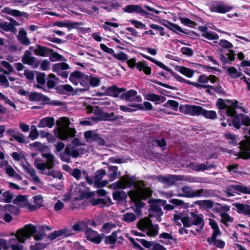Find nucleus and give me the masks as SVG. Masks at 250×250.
I'll list each match as a JSON object with an SVG mask.
<instances>
[{
	"label": "nucleus",
	"mask_w": 250,
	"mask_h": 250,
	"mask_svg": "<svg viewBox=\"0 0 250 250\" xmlns=\"http://www.w3.org/2000/svg\"><path fill=\"white\" fill-rule=\"evenodd\" d=\"M40 231L35 234L37 232L36 227L31 224L26 225L23 228L17 230V240L21 243H24L26 240L34 236L35 240H42L46 236L45 231L50 230L51 229L47 226H42L40 228Z\"/></svg>",
	"instance_id": "f257e3e1"
},
{
	"label": "nucleus",
	"mask_w": 250,
	"mask_h": 250,
	"mask_svg": "<svg viewBox=\"0 0 250 250\" xmlns=\"http://www.w3.org/2000/svg\"><path fill=\"white\" fill-rule=\"evenodd\" d=\"M62 122L63 125L67 127L59 130L58 137L61 140L67 141L70 137H74L76 131L75 128L68 127L69 125V120L67 118H62Z\"/></svg>",
	"instance_id": "f03ea898"
},
{
	"label": "nucleus",
	"mask_w": 250,
	"mask_h": 250,
	"mask_svg": "<svg viewBox=\"0 0 250 250\" xmlns=\"http://www.w3.org/2000/svg\"><path fill=\"white\" fill-rule=\"evenodd\" d=\"M101 88L102 90H104L105 91L104 92H97L96 95L98 96H109L114 98H117L119 96L121 93L125 91V88H119L116 85H113L107 87L105 86H102Z\"/></svg>",
	"instance_id": "7ed1b4c3"
},
{
	"label": "nucleus",
	"mask_w": 250,
	"mask_h": 250,
	"mask_svg": "<svg viewBox=\"0 0 250 250\" xmlns=\"http://www.w3.org/2000/svg\"><path fill=\"white\" fill-rule=\"evenodd\" d=\"M191 217L193 220L191 221V218L188 215V217L184 219L185 223H184V227L186 228H189L193 225L198 226L201 224L200 229H196L197 231H200L204 228L205 223L203 218L197 214L196 212L192 211L190 213Z\"/></svg>",
	"instance_id": "20e7f679"
},
{
	"label": "nucleus",
	"mask_w": 250,
	"mask_h": 250,
	"mask_svg": "<svg viewBox=\"0 0 250 250\" xmlns=\"http://www.w3.org/2000/svg\"><path fill=\"white\" fill-rule=\"evenodd\" d=\"M135 184V177H130L129 175L126 176H122L120 180L112 184L113 188L115 189H124L126 187H131Z\"/></svg>",
	"instance_id": "39448f33"
},
{
	"label": "nucleus",
	"mask_w": 250,
	"mask_h": 250,
	"mask_svg": "<svg viewBox=\"0 0 250 250\" xmlns=\"http://www.w3.org/2000/svg\"><path fill=\"white\" fill-rule=\"evenodd\" d=\"M203 108L199 105L186 104L185 105L180 106V111L185 114L191 116H199L202 114Z\"/></svg>",
	"instance_id": "423d86ee"
},
{
	"label": "nucleus",
	"mask_w": 250,
	"mask_h": 250,
	"mask_svg": "<svg viewBox=\"0 0 250 250\" xmlns=\"http://www.w3.org/2000/svg\"><path fill=\"white\" fill-rule=\"evenodd\" d=\"M123 10L124 12L128 13H135L139 14L140 16H145L146 17H148L149 16L153 15L152 14H150L144 10L141 5L139 4L127 5L123 8Z\"/></svg>",
	"instance_id": "0eeeda50"
},
{
	"label": "nucleus",
	"mask_w": 250,
	"mask_h": 250,
	"mask_svg": "<svg viewBox=\"0 0 250 250\" xmlns=\"http://www.w3.org/2000/svg\"><path fill=\"white\" fill-rule=\"evenodd\" d=\"M148 203L150 205V210L157 214H159V216L163 215V211L160 207V205H165L167 203L165 200L160 199H150L148 200Z\"/></svg>",
	"instance_id": "6e6552de"
},
{
	"label": "nucleus",
	"mask_w": 250,
	"mask_h": 250,
	"mask_svg": "<svg viewBox=\"0 0 250 250\" xmlns=\"http://www.w3.org/2000/svg\"><path fill=\"white\" fill-rule=\"evenodd\" d=\"M226 102L230 104V105H228V107L226 108V113L228 116L234 117L238 115L236 110V109H240L243 112L246 113V109L243 106H239L238 104V102L237 100H227Z\"/></svg>",
	"instance_id": "1a4fd4ad"
},
{
	"label": "nucleus",
	"mask_w": 250,
	"mask_h": 250,
	"mask_svg": "<svg viewBox=\"0 0 250 250\" xmlns=\"http://www.w3.org/2000/svg\"><path fill=\"white\" fill-rule=\"evenodd\" d=\"M84 137L87 141L91 139L92 142L96 143L99 146L105 145L104 139L100 135L92 131L88 130L84 132Z\"/></svg>",
	"instance_id": "9d476101"
},
{
	"label": "nucleus",
	"mask_w": 250,
	"mask_h": 250,
	"mask_svg": "<svg viewBox=\"0 0 250 250\" xmlns=\"http://www.w3.org/2000/svg\"><path fill=\"white\" fill-rule=\"evenodd\" d=\"M86 239L96 244H99L102 241V237L98 233L87 226L84 230Z\"/></svg>",
	"instance_id": "9b49d317"
},
{
	"label": "nucleus",
	"mask_w": 250,
	"mask_h": 250,
	"mask_svg": "<svg viewBox=\"0 0 250 250\" xmlns=\"http://www.w3.org/2000/svg\"><path fill=\"white\" fill-rule=\"evenodd\" d=\"M69 68V66L67 63L62 62L54 64L52 66V70L54 72L56 73L58 76L63 78H67L68 76V72L62 70H67Z\"/></svg>",
	"instance_id": "f8f14e48"
},
{
	"label": "nucleus",
	"mask_w": 250,
	"mask_h": 250,
	"mask_svg": "<svg viewBox=\"0 0 250 250\" xmlns=\"http://www.w3.org/2000/svg\"><path fill=\"white\" fill-rule=\"evenodd\" d=\"M74 234V233L72 232L71 230L69 228H65L58 230H55L54 232L50 233L48 234L47 238L52 241L62 235L64 237H68Z\"/></svg>",
	"instance_id": "ddd939ff"
},
{
	"label": "nucleus",
	"mask_w": 250,
	"mask_h": 250,
	"mask_svg": "<svg viewBox=\"0 0 250 250\" xmlns=\"http://www.w3.org/2000/svg\"><path fill=\"white\" fill-rule=\"evenodd\" d=\"M233 189L242 193L250 194V188L240 185H235L228 187L225 190V192L226 193L228 197L234 196V194L232 192Z\"/></svg>",
	"instance_id": "4468645a"
},
{
	"label": "nucleus",
	"mask_w": 250,
	"mask_h": 250,
	"mask_svg": "<svg viewBox=\"0 0 250 250\" xmlns=\"http://www.w3.org/2000/svg\"><path fill=\"white\" fill-rule=\"evenodd\" d=\"M89 202L93 206L101 204L102 208L109 207L113 204L112 200L109 196H106L105 198H91Z\"/></svg>",
	"instance_id": "2eb2a0df"
},
{
	"label": "nucleus",
	"mask_w": 250,
	"mask_h": 250,
	"mask_svg": "<svg viewBox=\"0 0 250 250\" xmlns=\"http://www.w3.org/2000/svg\"><path fill=\"white\" fill-rule=\"evenodd\" d=\"M209 9L212 12L225 14L230 11L232 7L227 4H218L216 5H212L210 6Z\"/></svg>",
	"instance_id": "dca6fc26"
},
{
	"label": "nucleus",
	"mask_w": 250,
	"mask_h": 250,
	"mask_svg": "<svg viewBox=\"0 0 250 250\" xmlns=\"http://www.w3.org/2000/svg\"><path fill=\"white\" fill-rule=\"evenodd\" d=\"M117 119L118 118L114 115L113 112L109 113L104 112H103L101 116L91 118V119L95 123H97L101 121H114Z\"/></svg>",
	"instance_id": "f3484780"
},
{
	"label": "nucleus",
	"mask_w": 250,
	"mask_h": 250,
	"mask_svg": "<svg viewBox=\"0 0 250 250\" xmlns=\"http://www.w3.org/2000/svg\"><path fill=\"white\" fill-rule=\"evenodd\" d=\"M28 100L31 102H42L43 104H45L46 102L50 101V99L48 97L43 95L41 93L37 92L30 93L29 95Z\"/></svg>",
	"instance_id": "a211bd4d"
},
{
	"label": "nucleus",
	"mask_w": 250,
	"mask_h": 250,
	"mask_svg": "<svg viewBox=\"0 0 250 250\" xmlns=\"http://www.w3.org/2000/svg\"><path fill=\"white\" fill-rule=\"evenodd\" d=\"M233 206L237 209V212L240 214L250 216V206L240 203H233Z\"/></svg>",
	"instance_id": "6ab92c4d"
},
{
	"label": "nucleus",
	"mask_w": 250,
	"mask_h": 250,
	"mask_svg": "<svg viewBox=\"0 0 250 250\" xmlns=\"http://www.w3.org/2000/svg\"><path fill=\"white\" fill-rule=\"evenodd\" d=\"M164 21L167 23L169 25H170V26L169 27L170 28H169V30L173 31V32H174L175 33H177V32H176V30H177L180 32L183 33L185 34L189 35V33H190L192 34L196 35L197 36H199V35L197 33H196L194 31H191L190 32H189L188 33V32H186L185 30H184L178 25H177L175 23L171 22L170 21H169L168 20H164Z\"/></svg>",
	"instance_id": "aec40b11"
},
{
	"label": "nucleus",
	"mask_w": 250,
	"mask_h": 250,
	"mask_svg": "<svg viewBox=\"0 0 250 250\" xmlns=\"http://www.w3.org/2000/svg\"><path fill=\"white\" fill-rule=\"evenodd\" d=\"M55 123V119L52 117H46L42 119L38 125V127L39 128H44L48 127V128H52Z\"/></svg>",
	"instance_id": "412c9836"
},
{
	"label": "nucleus",
	"mask_w": 250,
	"mask_h": 250,
	"mask_svg": "<svg viewBox=\"0 0 250 250\" xmlns=\"http://www.w3.org/2000/svg\"><path fill=\"white\" fill-rule=\"evenodd\" d=\"M53 51V49H52L41 45H37V48L34 50V53L37 56L46 57L48 55L49 52Z\"/></svg>",
	"instance_id": "4be33fe9"
},
{
	"label": "nucleus",
	"mask_w": 250,
	"mask_h": 250,
	"mask_svg": "<svg viewBox=\"0 0 250 250\" xmlns=\"http://www.w3.org/2000/svg\"><path fill=\"white\" fill-rule=\"evenodd\" d=\"M17 37L20 42L23 45L28 46L31 43L29 39L27 37V33L23 28L20 30Z\"/></svg>",
	"instance_id": "5701e85b"
},
{
	"label": "nucleus",
	"mask_w": 250,
	"mask_h": 250,
	"mask_svg": "<svg viewBox=\"0 0 250 250\" xmlns=\"http://www.w3.org/2000/svg\"><path fill=\"white\" fill-rule=\"evenodd\" d=\"M39 161L40 160L38 159H35L34 161V166L38 169L43 171L47 168L50 170L51 169H52L54 167V162H47V163H39Z\"/></svg>",
	"instance_id": "b1692460"
},
{
	"label": "nucleus",
	"mask_w": 250,
	"mask_h": 250,
	"mask_svg": "<svg viewBox=\"0 0 250 250\" xmlns=\"http://www.w3.org/2000/svg\"><path fill=\"white\" fill-rule=\"evenodd\" d=\"M176 70L188 78H192L194 74V71L190 68L184 66H177Z\"/></svg>",
	"instance_id": "393cba45"
},
{
	"label": "nucleus",
	"mask_w": 250,
	"mask_h": 250,
	"mask_svg": "<svg viewBox=\"0 0 250 250\" xmlns=\"http://www.w3.org/2000/svg\"><path fill=\"white\" fill-rule=\"evenodd\" d=\"M213 167H215V166L213 165L209 164V162L207 161L206 164H194L193 166L192 169L196 171H204L206 170H209Z\"/></svg>",
	"instance_id": "a878e982"
},
{
	"label": "nucleus",
	"mask_w": 250,
	"mask_h": 250,
	"mask_svg": "<svg viewBox=\"0 0 250 250\" xmlns=\"http://www.w3.org/2000/svg\"><path fill=\"white\" fill-rule=\"evenodd\" d=\"M214 191L211 189H203L196 190V197L209 198L214 196Z\"/></svg>",
	"instance_id": "bb28decb"
},
{
	"label": "nucleus",
	"mask_w": 250,
	"mask_h": 250,
	"mask_svg": "<svg viewBox=\"0 0 250 250\" xmlns=\"http://www.w3.org/2000/svg\"><path fill=\"white\" fill-rule=\"evenodd\" d=\"M233 118L230 120L229 119L227 120V123L229 126L232 125L237 129H239L241 128V121L239 117V114L236 115Z\"/></svg>",
	"instance_id": "cd10ccee"
},
{
	"label": "nucleus",
	"mask_w": 250,
	"mask_h": 250,
	"mask_svg": "<svg viewBox=\"0 0 250 250\" xmlns=\"http://www.w3.org/2000/svg\"><path fill=\"white\" fill-rule=\"evenodd\" d=\"M144 106L142 104H134L129 105L130 106L132 107L136 108L137 109L144 110L145 109H146L147 110H151L153 109V106L152 104L148 102H144Z\"/></svg>",
	"instance_id": "c85d7f7f"
},
{
	"label": "nucleus",
	"mask_w": 250,
	"mask_h": 250,
	"mask_svg": "<svg viewBox=\"0 0 250 250\" xmlns=\"http://www.w3.org/2000/svg\"><path fill=\"white\" fill-rule=\"evenodd\" d=\"M90 75L88 76L87 75L83 74L80 80H79V83L82 86L84 87V88L81 89L82 91H87L89 89V80Z\"/></svg>",
	"instance_id": "c756f323"
},
{
	"label": "nucleus",
	"mask_w": 250,
	"mask_h": 250,
	"mask_svg": "<svg viewBox=\"0 0 250 250\" xmlns=\"http://www.w3.org/2000/svg\"><path fill=\"white\" fill-rule=\"evenodd\" d=\"M88 225L84 221H78L72 226V229L75 232L83 231Z\"/></svg>",
	"instance_id": "7c9ffc66"
},
{
	"label": "nucleus",
	"mask_w": 250,
	"mask_h": 250,
	"mask_svg": "<svg viewBox=\"0 0 250 250\" xmlns=\"http://www.w3.org/2000/svg\"><path fill=\"white\" fill-rule=\"evenodd\" d=\"M12 23L4 21L0 23V27L5 31L14 30V26L16 25V21L12 18L10 19Z\"/></svg>",
	"instance_id": "2f4dec72"
},
{
	"label": "nucleus",
	"mask_w": 250,
	"mask_h": 250,
	"mask_svg": "<svg viewBox=\"0 0 250 250\" xmlns=\"http://www.w3.org/2000/svg\"><path fill=\"white\" fill-rule=\"evenodd\" d=\"M54 26H57L60 27H66L69 30L72 28H76L78 25V22H70L67 23L62 21H56L53 23Z\"/></svg>",
	"instance_id": "473e14b6"
},
{
	"label": "nucleus",
	"mask_w": 250,
	"mask_h": 250,
	"mask_svg": "<svg viewBox=\"0 0 250 250\" xmlns=\"http://www.w3.org/2000/svg\"><path fill=\"white\" fill-rule=\"evenodd\" d=\"M120 232V230L118 231H114L112 232L111 234L109 236H105L104 240V243L106 245H114L117 241V232Z\"/></svg>",
	"instance_id": "72a5a7b5"
},
{
	"label": "nucleus",
	"mask_w": 250,
	"mask_h": 250,
	"mask_svg": "<svg viewBox=\"0 0 250 250\" xmlns=\"http://www.w3.org/2000/svg\"><path fill=\"white\" fill-rule=\"evenodd\" d=\"M137 94L135 90L130 89L126 92L121 93L119 97L122 100H129L132 97H135Z\"/></svg>",
	"instance_id": "f704fd0d"
},
{
	"label": "nucleus",
	"mask_w": 250,
	"mask_h": 250,
	"mask_svg": "<svg viewBox=\"0 0 250 250\" xmlns=\"http://www.w3.org/2000/svg\"><path fill=\"white\" fill-rule=\"evenodd\" d=\"M194 203L206 209H210L212 208L214 204L213 202L211 200L196 201Z\"/></svg>",
	"instance_id": "c9c22d12"
},
{
	"label": "nucleus",
	"mask_w": 250,
	"mask_h": 250,
	"mask_svg": "<svg viewBox=\"0 0 250 250\" xmlns=\"http://www.w3.org/2000/svg\"><path fill=\"white\" fill-rule=\"evenodd\" d=\"M182 191L185 193V197L194 198L196 197V190L192 189L189 187L185 186L183 187Z\"/></svg>",
	"instance_id": "e433bc0d"
},
{
	"label": "nucleus",
	"mask_w": 250,
	"mask_h": 250,
	"mask_svg": "<svg viewBox=\"0 0 250 250\" xmlns=\"http://www.w3.org/2000/svg\"><path fill=\"white\" fill-rule=\"evenodd\" d=\"M147 62L146 61L141 62V64H138L137 69L140 71H143L146 75H150L151 74V68L146 65Z\"/></svg>",
	"instance_id": "4c0bfd02"
},
{
	"label": "nucleus",
	"mask_w": 250,
	"mask_h": 250,
	"mask_svg": "<svg viewBox=\"0 0 250 250\" xmlns=\"http://www.w3.org/2000/svg\"><path fill=\"white\" fill-rule=\"evenodd\" d=\"M148 220L150 224V227L146 232V235L150 237H154L157 236L158 234V225L153 226L151 223V220L148 219Z\"/></svg>",
	"instance_id": "58836bf2"
},
{
	"label": "nucleus",
	"mask_w": 250,
	"mask_h": 250,
	"mask_svg": "<svg viewBox=\"0 0 250 250\" xmlns=\"http://www.w3.org/2000/svg\"><path fill=\"white\" fill-rule=\"evenodd\" d=\"M127 195L123 190L116 191L113 193V198L115 201H123L125 200Z\"/></svg>",
	"instance_id": "ea45409f"
},
{
	"label": "nucleus",
	"mask_w": 250,
	"mask_h": 250,
	"mask_svg": "<svg viewBox=\"0 0 250 250\" xmlns=\"http://www.w3.org/2000/svg\"><path fill=\"white\" fill-rule=\"evenodd\" d=\"M213 210L217 213H227L230 210V207L228 205H222L221 203H216Z\"/></svg>",
	"instance_id": "a19ab883"
},
{
	"label": "nucleus",
	"mask_w": 250,
	"mask_h": 250,
	"mask_svg": "<svg viewBox=\"0 0 250 250\" xmlns=\"http://www.w3.org/2000/svg\"><path fill=\"white\" fill-rule=\"evenodd\" d=\"M118 167L117 166H110L108 167L107 175L110 181H113L118 177Z\"/></svg>",
	"instance_id": "79ce46f5"
},
{
	"label": "nucleus",
	"mask_w": 250,
	"mask_h": 250,
	"mask_svg": "<svg viewBox=\"0 0 250 250\" xmlns=\"http://www.w3.org/2000/svg\"><path fill=\"white\" fill-rule=\"evenodd\" d=\"M155 64H156L159 67H161V68L165 70L166 71L168 72L176 80L178 78L179 75H178L177 73H175L172 69L168 68L167 66H166L165 64H164L163 63H162L161 62H160L159 61L156 60L155 63Z\"/></svg>",
	"instance_id": "37998d69"
},
{
	"label": "nucleus",
	"mask_w": 250,
	"mask_h": 250,
	"mask_svg": "<svg viewBox=\"0 0 250 250\" xmlns=\"http://www.w3.org/2000/svg\"><path fill=\"white\" fill-rule=\"evenodd\" d=\"M207 241L209 245H214L218 249H223L225 246V242L221 239L215 238V240L212 241L211 239L208 238Z\"/></svg>",
	"instance_id": "c03bdc74"
},
{
	"label": "nucleus",
	"mask_w": 250,
	"mask_h": 250,
	"mask_svg": "<svg viewBox=\"0 0 250 250\" xmlns=\"http://www.w3.org/2000/svg\"><path fill=\"white\" fill-rule=\"evenodd\" d=\"M205 118L214 120L217 118V114L213 110H207L203 108L202 114Z\"/></svg>",
	"instance_id": "a18cd8bd"
},
{
	"label": "nucleus",
	"mask_w": 250,
	"mask_h": 250,
	"mask_svg": "<svg viewBox=\"0 0 250 250\" xmlns=\"http://www.w3.org/2000/svg\"><path fill=\"white\" fill-rule=\"evenodd\" d=\"M101 82V80L98 77L95 76L93 74H90L89 83V88L90 86L92 87H95L99 85Z\"/></svg>",
	"instance_id": "49530a36"
},
{
	"label": "nucleus",
	"mask_w": 250,
	"mask_h": 250,
	"mask_svg": "<svg viewBox=\"0 0 250 250\" xmlns=\"http://www.w3.org/2000/svg\"><path fill=\"white\" fill-rule=\"evenodd\" d=\"M176 80L180 83H187L188 85H191L197 88H203V84H201L197 83L192 82L189 80H187L179 75Z\"/></svg>",
	"instance_id": "de8ad7c7"
},
{
	"label": "nucleus",
	"mask_w": 250,
	"mask_h": 250,
	"mask_svg": "<svg viewBox=\"0 0 250 250\" xmlns=\"http://www.w3.org/2000/svg\"><path fill=\"white\" fill-rule=\"evenodd\" d=\"M179 20L182 24L188 27L194 28L195 26L196 25V23L190 19L180 17Z\"/></svg>",
	"instance_id": "09e8293b"
},
{
	"label": "nucleus",
	"mask_w": 250,
	"mask_h": 250,
	"mask_svg": "<svg viewBox=\"0 0 250 250\" xmlns=\"http://www.w3.org/2000/svg\"><path fill=\"white\" fill-rule=\"evenodd\" d=\"M83 75V73H82L81 72L76 70L74 72H73L69 76V80L73 83L76 84L74 83V81L76 79H78L79 81L80 80L82 76Z\"/></svg>",
	"instance_id": "8fccbe9b"
},
{
	"label": "nucleus",
	"mask_w": 250,
	"mask_h": 250,
	"mask_svg": "<svg viewBox=\"0 0 250 250\" xmlns=\"http://www.w3.org/2000/svg\"><path fill=\"white\" fill-rule=\"evenodd\" d=\"M201 36L210 41L218 40L219 39L218 35L213 31H210L205 33H202Z\"/></svg>",
	"instance_id": "3c124183"
},
{
	"label": "nucleus",
	"mask_w": 250,
	"mask_h": 250,
	"mask_svg": "<svg viewBox=\"0 0 250 250\" xmlns=\"http://www.w3.org/2000/svg\"><path fill=\"white\" fill-rule=\"evenodd\" d=\"M220 216L221 217V223L226 226H227L228 222L231 223L233 221V218L230 217L227 213H221L220 214Z\"/></svg>",
	"instance_id": "603ef678"
},
{
	"label": "nucleus",
	"mask_w": 250,
	"mask_h": 250,
	"mask_svg": "<svg viewBox=\"0 0 250 250\" xmlns=\"http://www.w3.org/2000/svg\"><path fill=\"white\" fill-rule=\"evenodd\" d=\"M136 219V215L134 213L127 212L124 215L123 220L127 223H131Z\"/></svg>",
	"instance_id": "864d4df0"
},
{
	"label": "nucleus",
	"mask_w": 250,
	"mask_h": 250,
	"mask_svg": "<svg viewBox=\"0 0 250 250\" xmlns=\"http://www.w3.org/2000/svg\"><path fill=\"white\" fill-rule=\"evenodd\" d=\"M30 145L31 146L34 147L36 150L41 152H43L47 148L46 146L42 144L39 142H35Z\"/></svg>",
	"instance_id": "5fc2aeb1"
},
{
	"label": "nucleus",
	"mask_w": 250,
	"mask_h": 250,
	"mask_svg": "<svg viewBox=\"0 0 250 250\" xmlns=\"http://www.w3.org/2000/svg\"><path fill=\"white\" fill-rule=\"evenodd\" d=\"M105 174L106 171L104 169H100L98 170L96 172L94 176L95 182L101 181L103 179L104 176Z\"/></svg>",
	"instance_id": "6e6d98bb"
},
{
	"label": "nucleus",
	"mask_w": 250,
	"mask_h": 250,
	"mask_svg": "<svg viewBox=\"0 0 250 250\" xmlns=\"http://www.w3.org/2000/svg\"><path fill=\"white\" fill-rule=\"evenodd\" d=\"M149 27L155 31H158L160 36H164L165 35V29L163 27L153 23L149 24Z\"/></svg>",
	"instance_id": "4d7b16f0"
},
{
	"label": "nucleus",
	"mask_w": 250,
	"mask_h": 250,
	"mask_svg": "<svg viewBox=\"0 0 250 250\" xmlns=\"http://www.w3.org/2000/svg\"><path fill=\"white\" fill-rule=\"evenodd\" d=\"M49 53L51 54L50 56H49V60L51 62L62 61V59L63 58L62 55L57 52H54V50L53 52H49Z\"/></svg>",
	"instance_id": "13d9d810"
},
{
	"label": "nucleus",
	"mask_w": 250,
	"mask_h": 250,
	"mask_svg": "<svg viewBox=\"0 0 250 250\" xmlns=\"http://www.w3.org/2000/svg\"><path fill=\"white\" fill-rule=\"evenodd\" d=\"M241 124L246 126L250 125V117L242 113L239 114Z\"/></svg>",
	"instance_id": "bf43d9fd"
},
{
	"label": "nucleus",
	"mask_w": 250,
	"mask_h": 250,
	"mask_svg": "<svg viewBox=\"0 0 250 250\" xmlns=\"http://www.w3.org/2000/svg\"><path fill=\"white\" fill-rule=\"evenodd\" d=\"M94 196V192H87L86 191H83L80 192L78 199L79 200H83L84 198H89Z\"/></svg>",
	"instance_id": "052dcab7"
},
{
	"label": "nucleus",
	"mask_w": 250,
	"mask_h": 250,
	"mask_svg": "<svg viewBox=\"0 0 250 250\" xmlns=\"http://www.w3.org/2000/svg\"><path fill=\"white\" fill-rule=\"evenodd\" d=\"M225 137L226 139L231 140V142H229L230 144L235 146L237 145V142L234 135L230 132H227L225 134Z\"/></svg>",
	"instance_id": "680f3d73"
},
{
	"label": "nucleus",
	"mask_w": 250,
	"mask_h": 250,
	"mask_svg": "<svg viewBox=\"0 0 250 250\" xmlns=\"http://www.w3.org/2000/svg\"><path fill=\"white\" fill-rule=\"evenodd\" d=\"M45 76L46 75L44 73L39 72L36 76L37 83L40 84L44 85L46 82Z\"/></svg>",
	"instance_id": "e2e57ef3"
},
{
	"label": "nucleus",
	"mask_w": 250,
	"mask_h": 250,
	"mask_svg": "<svg viewBox=\"0 0 250 250\" xmlns=\"http://www.w3.org/2000/svg\"><path fill=\"white\" fill-rule=\"evenodd\" d=\"M47 245V244L36 243L35 245H31L30 249V250H43L46 248Z\"/></svg>",
	"instance_id": "0e129e2a"
},
{
	"label": "nucleus",
	"mask_w": 250,
	"mask_h": 250,
	"mask_svg": "<svg viewBox=\"0 0 250 250\" xmlns=\"http://www.w3.org/2000/svg\"><path fill=\"white\" fill-rule=\"evenodd\" d=\"M218 44L220 46L224 48L230 49L233 47L232 44L225 39L221 40Z\"/></svg>",
	"instance_id": "69168bd1"
},
{
	"label": "nucleus",
	"mask_w": 250,
	"mask_h": 250,
	"mask_svg": "<svg viewBox=\"0 0 250 250\" xmlns=\"http://www.w3.org/2000/svg\"><path fill=\"white\" fill-rule=\"evenodd\" d=\"M129 21L132 24L134 25L136 28H140L145 30L147 29L146 25L140 21H138L135 20H130Z\"/></svg>",
	"instance_id": "338daca9"
},
{
	"label": "nucleus",
	"mask_w": 250,
	"mask_h": 250,
	"mask_svg": "<svg viewBox=\"0 0 250 250\" xmlns=\"http://www.w3.org/2000/svg\"><path fill=\"white\" fill-rule=\"evenodd\" d=\"M113 57L120 61H126L128 59L127 55L123 52H120L119 53H114Z\"/></svg>",
	"instance_id": "774afa93"
}]
</instances>
